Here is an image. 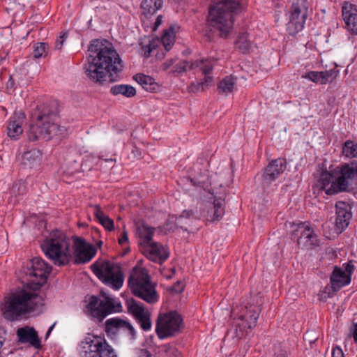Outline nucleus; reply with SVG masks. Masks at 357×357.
I'll list each match as a JSON object with an SVG mask.
<instances>
[{"instance_id":"nucleus-30","label":"nucleus","mask_w":357,"mask_h":357,"mask_svg":"<svg viewBox=\"0 0 357 357\" xmlns=\"http://www.w3.org/2000/svg\"><path fill=\"white\" fill-rule=\"evenodd\" d=\"M135 79L139 83L143 89L149 92L155 91L158 88V84L154 81L153 78L144 74H137Z\"/></svg>"},{"instance_id":"nucleus-22","label":"nucleus","mask_w":357,"mask_h":357,"mask_svg":"<svg viewBox=\"0 0 357 357\" xmlns=\"http://www.w3.org/2000/svg\"><path fill=\"white\" fill-rule=\"evenodd\" d=\"M336 220L335 225L337 229L342 231L347 228L351 218V206L344 202L339 201L335 204Z\"/></svg>"},{"instance_id":"nucleus-41","label":"nucleus","mask_w":357,"mask_h":357,"mask_svg":"<svg viewBox=\"0 0 357 357\" xmlns=\"http://www.w3.org/2000/svg\"><path fill=\"white\" fill-rule=\"evenodd\" d=\"M321 81L323 84H326L328 82H332L335 79L339 74V70L336 68H333L329 70L321 71Z\"/></svg>"},{"instance_id":"nucleus-58","label":"nucleus","mask_w":357,"mask_h":357,"mask_svg":"<svg viewBox=\"0 0 357 357\" xmlns=\"http://www.w3.org/2000/svg\"><path fill=\"white\" fill-rule=\"evenodd\" d=\"M276 357H287L285 354H281L280 355H278Z\"/></svg>"},{"instance_id":"nucleus-43","label":"nucleus","mask_w":357,"mask_h":357,"mask_svg":"<svg viewBox=\"0 0 357 357\" xmlns=\"http://www.w3.org/2000/svg\"><path fill=\"white\" fill-rule=\"evenodd\" d=\"M174 72L177 73H183L185 72L188 70L193 69L195 67L193 66V64L189 66V63L186 61H183L182 62L177 63L174 67Z\"/></svg>"},{"instance_id":"nucleus-15","label":"nucleus","mask_w":357,"mask_h":357,"mask_svg":"<svg viewBox=\"0 0 357 357\" xmlns=\"http://www.w3.org/2000/svg\"><path fill=\"white\" fill-rule=\"evenodd\" d=\"M105 332L109 336H116L124 334L127 337L133 341L136 339L137 333L132 324L127 320L114 317L106 320Z\"/></svg>"},{"instance_id":"nucleus-48","label":"nucleus","mask_w":357,"mask_h":357,"mask_svg":"<svg viewBox=\"0 0 357 357\" xmlns=\"http://www.w3.org/2000/svg\"><path fill=\"white\" fill-rule=\"evenodd\" d=\"M350 331L354 342L357 343V322L352 324V326Z\"/></svg>"},{"instance_id":"nucleus-44","label":"nucleus","mask_w":357,"mask_h":357,"mask_svg":"<svg viewBox=\"0 0 357 357\" xmlns=\"http://www.w3.org/2000/svg\"><path fill=\"white\" fill-rule=\"evenodd\" d=\"M354 265L353 264V263L351 261H349V263H347V264H343V272H345V273L350 276V278L351 277V275L354 271Z\"/></svg>"},{"instance_id":"nucleus-50","label":"nucleus","mask_w":357,"mask_h":357,"mask_svg":"<svg viewBox=\"0 0 357 357\" xmlns=\"http://www.w3.org/2000/svg\"><path fill=\"white\" fill-rule=\"evenodd\" d=\"M183 290V285L181 282H177L173 287L172 291L175 293H180Z\"/></svg>"},{"instance_id":"nucleus-61","label":"nucleus","mask_w":357,"mask_h":357,"mask_svg":"<svg viewBox=\"0 0 357 357\" xmlns=\"http://www.w3.org/2000/svg\"><path fill=\"white\" fill-rule=\"evenodd\" d=\"M158 58H163L164 57V53H162V56L161 57H160V56H157Z\"/></svg>"},{"instance_id":"nucleus-8","label":"nucleus","mask_w":357,"mask_h":357,"mask_svg":"<svg viewBox=\"0 0 357 357\" xmlns=\"http://www.w3.org/2000/svg\"><path fill=\"white\" fill-rule=\"evenodd\" d=\"M128 285L135 296L147 303L153 305L158 301L159 295L145 268L135 267L128 278Z\"/></svg>"},{"instance_id":"nucleus-54","label":"nucleus","mask_w":357,"mask_h":357,"mask_svg":"<svg viewBox=\"0 0 357 357\" xmlns=\"http://www.w3.org/2000/svg\"><path fill=\"white\" fill-rule=\"evenodd\" d=\"M78 166H79V164L78 162H77V160L76 159H74L73 160V167L71 168V172H73L75 171H77L78 169Z\"/></svg>"},{"instance_id":"nucleus-37","label":"nucleus","mask_w":357,"mask_h":357,"mask_svg":"<svg viewBox=\"0 0 357 357\" xmlns=\"http://www.w3.org/2000/svg\"><path fill=\"white\" fill-rule=\"evenodd\" d=\"M27 188L25 183L22 180H19L13 183L10 188V192L11 199L18 196L24 195L26 192Z\"/></svg>"},{"instance_id":"nucleus-35","label":"nucleus","mask_w":357,"mask_h":357,"mask_svg":"<svg viewBox=\"0 0 357 357\" xmlns=\"http://www.w3.org/2000/svg\"><path fill=\"white\" fill-rule=\"evenodd\" d=\"M160 44V41L158 40H150L147 42H141V54L144 55L145 58H148L151 56V53L154 52Z\"/></svg>"},{"instance_id":"nucleus-12","label":"nucleus","mask_w":357,"mask_h":357,"mask_svg":"<svg viewBox=\"0 0 357 357\" xmlns=\"http://www.w3.org/2000/svg\"><path fill=\"white\" fill-rule=\"evenodd\" d=\"M310 6L308 0H292L289 20L287 24V31L289 35L294 36L303 30Z\"/></svg>"},{"instance_id":"nucleus-16","label":"nucleus","mask_w":357,"mask_h":357,"mask_svg":"<svg viewBox=\"0 0 357 357\" xmlns=\"http://www.w3.org/2000/svg\"><path fill=\"white\" fill-rule=\"evenodd\" d=\"M126 304L128 312L135 317L142 329L144 331L151 330V314L144 305L133 298L127 300Z\"/></svg>"},{"instance_id":"nucleus-59","label":"nucleus","mask_w":357,"mask_h":357,"mask_svg":"<svg viewBox=\"0 0 357 357\" xmlns=\"http://www.w3.org/2000/svg\"><path fill=\"white\" fill-rule=\"evenodd\" d=\"M106 162H108V161H113V159L110 158V159H105V160Z\"/></svg>"},{"instance_id":"nucleus-56","label":"nucleus","mask_w":357,"mask_h":357,"mask_svg":"<svg viewBox=\"0 0 357 357\" xmlns=\"http://www.w3.org/2000/svg\"><path fill=\"white\" fill-rule=\"evenodd\" d=\"M192 213V211H184L182 213V215H181V217H186V218H188L190 216V214Z\"/></svg>"},{"instance_id":"nucleus-14","label":"nucleus","mask_w":357,"mask_h":357,"mask_svg":"<svg viewBox=\"0 0 357 357\" xmlns=\"http://www.w3.org/2000/svg\"><path fill=\"white\" fill-rule=\"evenodd\" d=\"M51 270V266L40 257L33 258L31 261V267L28 268L26 272L27 283L34 286L35 289H40L47 282Z\"/></svg>"},{"instance_id":"nucleus-3","label":"nucleus","mask_w":357,"mask_h":357,"mask_svg":"<svg viewBox=\"0 0 357 357\" xmlns=\"http://www.w3.org/2000/svg\"><path fill=\"white\" fill-rule=\"evenodd\" d=\"M39 289L26 282L22 288L12 291L1 305L3 317L8 321H15L35 311L43 304L42 297L38 293Z\"/></svg>"},{"instance_id":"nucleus-26","label":"nucleus","mask_w":357,"mask_h":357,"mask_svg":"<svg viewBox=\"0 0 357 357\" xmlns=\"http://www.w3.org/2000/svg\"><path fill=\"white\" fill-rule=\"evenodd\" d=\"M330 280L333 291H337L351 282V278L345 272H343L342 268L335 266L331 273Z\"/></svg>"},{"instance_id":"nucleus-4","label":"nucleus","mask_w":357,"mask_h":357,"mask_svg":"<svg viewBox=\"0 0 357 357\" xmlns=\"http://www.w3.org/2000/svg\"><path fill=\"white\" fill-rule=\"evenodd\" d=\"M218 176L213 171L206 169L202 172V189L204 197V218L206 225L220 221L225 213V189L217 182Z\"/></svg>"},{"instance_id":"nucleus-42","label":"nucleus","mask_w":357,"mask_h":357,"mask_svg":"<svg viewBox=\"0 0 357 357\" xmlns=\"http://www.w3.org/2000/svg\"><path fill=\"white\" fill-rule=\"evenodd\" d=\"M321 77H322L321 71H310L302 75V78L309 79L316 84H324Z\"/></svg>"},{"instance_id":"nucleus-19","label":"nucleus","mask_w":357,"mask_h":357,"mask_svg":"<svg viewBox=\"0 0 357 357\" xmlns=\"http://www.w3.org/2000/svg\"><path fill=\"white\" fill-rule=\"evenodd\" d=\"M73 255H75V262L76 264H84L89 262L95 255L94 248L87 244L86 241L79 237L73 241Z\"/></svg>"},{"instance_id":"nucleus-5","label":"nucleus","mask_w":357,"mask_h":357,"mask_svg":"<svg viewBox=\"0 0 357 357\" xmlns=\"http://www.w3.org/2000/svg\"><path fill=\"white\" fill-rule=\"evenodd\" d=\"M35 116L32 117L27 132L30 141L40 139L50 140L53 137L63 133L64 128L55 122L57 116L56 110L53 111L49 107L44 106Z\"/></svg>"},{"instance_id":"nucleus-27","label":"nucleus","mask_w":357,"mask_h":357,"mask_svg":"<svg viewBox=\"0 0 357 357\" xmlns=\"http://www.w3.org/2000/svg\"><path fill=\"white\" fill-rule=\"evenodd\" d=\"M155 229L150 227L145 222H138L137 225V234L141 240L140 244L142 246L151 243L152 237Z\"/></svg>"},{"instance_id":"nucleus-64","label":"nucleus","mask_w":357,"mask_h":357,"mask_svg":"<svg viewBox=\"0 0 357 357\" xmlns=\"http://www.w3.org/2000/svg\"><path fill=\"white\" fill-rule=\"evenodd\" d=\"M356 357H357V356H356Z\"/></svg>"},{"instance_id":"nucleus-33","label":"nucleus","mask_w":357,"mask_h":357,"mask_svg":"<svg viewBox=\"0 0 357 357\" xmlns=\"http://www.w3.org/2000/svg\"><path fill=\"white\" fill-rule=\"evenodd\" d=\"M110 93L114 96L119 94L127 98H132L136 95L135 89L128 84H116L111 87Z\"/></svg>"},{"instance_id":"nucleus-24","label":"nucleus","mask_w":357,"mask_h":357,"mask_svg":"<svg viewBox=\"0 0 357 357\" xmlns=\"http://www.w3.org/2000/svg\"><path fill=\"white\" fill-rule=\"evenodd\" d=\"M18 341L22 344L29 343L36 349L41 347L40 340L33 328L26 326L17 331Z\"/></svg>"},{"instance_id":"nucleus-47","label":"nucleus","mask_w":357,"mask_h":357,"mask_svg":"<svg viewBox=\"0 0 357 357\" xmlns=\"http://www.w3.org/2000/svg\"><path fill=\"white\" fill-rule=\"evenodd\" d=\"M332 357H344V354L342 349L339 347H335L333 349Z\"/></svg>"},{"instance_id":"nucleus-13","label":"nucleus","mask_w":357,"mask_h":357,"mask_svg":"<svg viewBox=\"0 0 357 357\" xmlns=\"http://www.w3.org/2000/svg\"><path fill=\"white\" fill-rule=\"evenodd\" d=\"M181 317L176 312L160 314L155 326V332L160 339L174 335L181 326Z\"/></svg>"},{"instance_id":"nucleus-2","label":"nucleus","mask_w":357,"mask_h":357,"mask_svg":"<svg viewBox=\"0 0 357 357\" xmlns=\"http://www.w3.org/2000/svg\"><path fill=\"white\" fill-rule=\"evenodd\" d=\"M319 182L328 195L353 192L357 188V161L342 162L322 171Z\"/></svg>"},{"instance_id":"nucleus-63","label":"nucleus","mask_w":357,"mask_h":357,"mask_svg":"<svg viewBox=\"0 0 357 357\" xmlns=\"http://www.w3.org/2000/svg\"><path fill=\"white\" fill-rule=\"evenodd\" d=\"M216 150V147L215 146L213 149H212V151L215 152Z\"/></svg>"},{"instance_id":"nucleus-17","label":"nucleus","mask_w":357,"mask_h":357,"mask_svg":"<svg viewBox=\"0 0 357 357\" xmlns=\"http://www.w3.org/2000/svg\"><path fill=\"white\" fill-rule=\"evenodd\" d=\"M259 316V311L255 307H245V312L239 317V322L237 324L235 331L236 337L242 338L245 331L246 335L248 330H251L257 325V319Z\"/></svg>"},{"instance_id":"nucleus-40","label":"nucleus","mask_w":357,"mask_h":357,"mask_svg":"<svg viewBox=\"0 0 357 357\" xmlns=\"http://www.w3.org/2000/svg\"><path fill=\"white\" fill-rule=\"evenodd\" d=\"M47 44L45 43H38L35 45L33 56L36 59L45 57L47 55Z\"/></svg>"},{"instance_id":"nucleus-53","label":"nucleus","mask_w":357,"mask_h":357,"mask_svg":"<svg viewBox=\"0 0 357 357\" xmlns=\"http://www.w3.org/2000/svg\"><path fill=\"white\" fill-rule=\"evenodd\" d=\"M14 85H15L14 81L12 79V77H10V79H9L8 82H7V89L13 91L14 88H15Z\"/></svg>"},{"instance_id":"nucleus-45","label":"nucleus","mask_w":357,"mask_h":357,"mask_svg":"<svg viewBox=\"0 0 357 357\" xmlns=\"http://www.w3.org/2000/svg\"><path fill=\"white\" fill-rule=\"evenodd\" d=\"M68 38V33H63V35H61L59 38H58L55 42V48L56 50H61L62 48V46L63 45V43L65 42L66 39Z\"/></svg>"},{"instance_id":"nucleus-10","label":"nucleus","mask_w":357,"mask_h":357,"mask_svg":"<svg viewBox=\"0 0 357 357\" xmlns=\"http://www.w3.org/2000/svg\"><path fill=\"white\" fill-rule=\"evenodd\" d=\"M102 299L96 296H91L89 298L86 306V312L92 318L99 321L103 320L108 314L121 311V305L115 298L101 291Z\"/></svg>"},{"instance_id":"nucleus-31","label":"nucleus","mask_w":357,"mask_h":357,"mask_svg":"<svg viewBox=\"0 0 357 357\" xmlns=\"http://www.w3.org/2000/svg\"><path fill=\"white\" fill-rule=\"evenodd\" d=\"M162 0H143L141 7L145 15H152L162 6Z\"/></svg>"},{"instance_id":"nucleus-34","label":"nucleus","mask_w":357,"mask_h":357,"mask_svg":"<svg viewBox=\"0 0 357 357\" xmlns=\"http://www.w3.org/2000/svg\"><path fill=\"white\" fill-rule=\"evenodd\" d=\"M236 84V79L234 77L227 76L219 82L218 89L220 93L227 95L233 91Z\"/></svg>"},{"instance_id":"nucleus-51","label":"nucleus","mask_w":357,"mask_h":357,"mask_svg":"<svg viewBox=\"0 0 357 357\" xmlns=\"http://www.w3.org/2000/svg\"><path fill=\"white\" fill-rule=\"evenodd\" d=\"M138 357H152V354L146 349H142L139 353Z\"/></svg>"},{"instance_id":"nucleus-62","label":"nucleus","mask_w":357,"mask_h":357,"mask_svg":"<svg viewBox=\"0 0 357 357\" xmlns=\"http://www.w3.org/2000/svg\"><path fill=\"white\" fill-rule=\"evenodd\" d=\"M102 244V242L100 241L98 245L100 247Z\"/></svg>"},{"instance_id":"nucleus-36","label":"nucleus","mask_w":357,"mask_h":357,"mask_svg":"<svg viewBox=\"0 0 357 357\" xmlns=\"http://www.w3.org/2000/svg\"><path fill=\"white\" fill-rule=\"evenodd\" d=\"M236 47L243 53L248 52L250 49L251 44L246 33L239 34L237 40L236 41Z\"/></svg>"},{"instance_id":"nucleus-60","label":"nucleus","mask_w":357,"mask_h":357,"mask_svg":"<svg viewBox=\"0 0 357 357\" xmlns=\"http://www.w3.org/2000/svg\"><path fill=\"white\" fill-rule=\"evenodd\" d=\"M206 160V162H207V165L209 166V164H210L209 160L207 158Z\"/></svg>"},{"instance_id":"nucleus-52","label":"nucleus","mask_w":357,"mask_h":357,"mask_svg":"<svg viewBox=\"0 0 357 357\" xmlns=\"http://www.w3.org/2000/svg\"><path fill=\"white\" fill-rule=\"evenodd\" d=\"M162 16L161 15H158L155 21L153 29L156 30L158 27L162 24Z\"/></svg>"},{"instance_id":"nucleus-23","label":"nucleus","mask_w":357,"mask_h":357,"mask_svg":"<svg viewBox=\"0 0 357 357\" xmlns=\"http://www.w3.org/2000/svg\"><path fill=\"white\" fill-rule=\"evenodd\" d=\"M298 229L296 231L300 232V237L298 239V243L304 241V243L311 246H318L319 240L317 235L314 234V230L310 227L307 222H301L297 225Z\"/></svg>"},{"instance_id":"nucleus-49","label":"nucleus","mask_w":357,"mask_h":357,"mask_svg":"<svg viewBox=\"0 0 357 357\" xmlns=\"http://www.w3.org/2000/svg\"><path fill=\"white\" fill-rule=\"evenodd\" d=\"M128 241V233H127V231H124L121 234V237L119 238V243L121 245H123L124 243H126Z\"/></svg>"},{"instance_id":"nucleus-25","label":"nucleus","mask_w":357,"mask_h":357,"mask_svg":"<svg viewBox=\"0 0 357 357\" xmlns=\"http://www.w3.org/2000/svg\"><path fill=\"white\" fill-rule=\"evenodd\" d=\"M25 119L23 113H15V114L10 118L7 126L8 136L13 139H17L22 134L23 129L22 125Z\"/></svg>"},{"instance_id":"nucleus-21","label":"nucleus","mask_w":357,"mask_h":357,"mask_svg":"<svg viewBox=\"0 0 357 357\" xmlns=\"http://www.w3.org/2000/svg\"><path fill=\"white\" fill-rule=\"evenodd\" d=\"M143 252L151 261L162 264L169 257V251L161 244L152 241L143 246Z\"/></svg>"},{"instance_id":"nucleus-39","label":"nucleus","mask_w":357,"mask_h":357,"mask_svg":"<svg viewBox=\"0 0 357 357\" xmlns=\"http://www.w3.org/2000/svg\"><path fill=\"white\" fill-rule=\"evenodd\" d=\"M342 153L346 158H357V144L351 140L346 141L342 147Z\"/></svg>"},{"instance_id":"nucleus-38","label":"nucleus","mask_w":357,"mask_h":357,"mask_svg":"<svg viewBox=\"0 0 357 357\" xmlns=\"http://www.w3.org/2000/svg\"><path fill=\"white\" fill-rule=\"evenodd\" d=\"M213 68L211 64L204 63L202 61V74L204 75V77L202 79V86L205 84L208 86L213 84Z\"/></svg>"},{"instance_id":"nucleus-29","label":"nucleus","mask_w":357,"mask_h":357,"mask_svg":"<svg viewBox=\"0 0 357 357\" xmlns=\"http://www.w3.org/2000/svg\"><path fill=\"white\" fill-rule=\"evenodd\" d=\"M41 158V153L38 149H33L25 152L22 155V163L29 168L38 165Z\"/></svg>"},{"instance_id":"nucleus-11","label":"nucleus","mask_w":357,"mask_h":357,"mask_svg":"<svg viewBox=\"0 0 357 357\" xmlns=\"http://www.w3.org/2000/svg\"><path fill=\"white\" fill-rule=\"evenodd\" d=\"M82 357H118L104 337L88 334L81 342Z\"/></svg>"},{"instance_id":"nucleus-32","label":"nucleus","mask_w":357,"mask_h":357,"mask_svg":"<svg viewBox=\"0 0 357 357\" xmlns=\"http://www.w3.org/2000/svg\"><path fill=\"white\" fill-rule=\"evenodd\" d=\"M93 214L98 222L108 231L114 229V221L106 215L98 205L94 206Z\"/></svg>"},{"instance_id":"nucleus-7","label":"nucleus","mask_w":357,"mask_h":357,"mask_svg":"<svg viewBox=\"0 0 357 357\" xmlns=\"http://www.w3.org/2000/svg\"><path fill=\"white\" fill-rule=\"evenodd\" d=\"M241 0H223L213 5L208 20L222 38H227L233 29L234 15L240 10Z\"/></svg>"},{"instance_id":"nucleus-28","label":"nucleus","mask_w":357,"mask_h":357,"mask_svg":"<svg viewBox=\"0 0 357 357\" xmlns=\"http://www.w3.org/2000/svg\"><path fill=\"white\" fill-rule=\"evenodd\" d=\"M179 28L178 24H173L164 31L161 41L166 51L171 50L174 45L176 33L179 30Z\"/></svg>"},{"instance_id":"nucleus-18","label":"nucleus","mask_w":357,"mask_h":357,"mask_svg":"<svg viewBox=\"0 0 357 357\" xmlns=\"http://www.w3.org/2000/svg\"><path fill=\"white\" fill-rule=\"evenodd\" d=\"M287 167V161L284 158H277L271 160L264 169L262 175V185L264 188L269 186Z\"/></svg>"},{"instance_id":"nucleus-20","label":"nucleus","mask_w":357,"mask_h":357,"mask_svg":"<svg viewBox=\"0 0 357 357\" xmlns=\"http://www.w3.org/2000/svg\"><path fill=\"white\" fill-rule=\"evenodd\" d=\"M342 17L345 29L351 34H357V5L344 1L342 5Z\"/></svg>"},{"instance_id":"nucleus-57","label":"nucleus","mask_w":357,"mask_h":357,"mask_svg":"<svg viewBox=\"0 0 357 357\" xmlns=\"http://www.w3.org/2000/svg\"><path fill=\"white\" fill-rule=\"evenodd\" d=\"M56 323L53 324L48 329L47 332V334H46V336H49L50 333L52 332V331L53 330L54 326H55Z\"/></svg>"},{"instance_id":"nucleus-55","label":"nucleus","mask_w":357,"mask_h":357,"mask_svg":"<svg viewBox=\"0 0 357 357\" xmlns=\"http://www.w3.org/2000/svg\"><path fill=\"white\" fill-rule=\"evenodd\" d=\"M132 153H134L135 156L139 158L141 157V151L139 149H138L137 148H135L133 151H132Z\"/></svg>"},{"instance_id":"nucleus-1","label":"nucleus","mask_w":357,"mask_h":357,"mask_svg":"<svg viewBox=\"0 0 357 357\" xmlns=\"http://www.w3.org/2000/svg\"><path fill=\"white\" fill-rule=\"evenodd\" d=\"M88 52L89 54L84 68L90 80L102 85L106 82H114L119 79L123 66L113 47L106 46L99 40H94L91 42Z\"/></svg>"},{"instance_id":"nucleus-6","label":"nucleus","mask_w":357,"mask_h":357,"mask_svg":"<svg viewBox=\"0 0 357 357\" xmlns=\"http://www.w3.org/2000/svg\"><path fill=\"white\" fill-rule=\"evenodd\" d=\"M71 240L61 230H54L41 243L45 255L56 266L68 264L72 259Z\"/></svg>"},{"instance_id":"nucleus-46","label":"nucleus","mask_w":357,"mask_h":357,"mask_svg":"<svg viewBox=\"0 0 357 357\" xmlns=\"http://www.w3.org/2000/svg\"><path fill=\"white\" fill-rule=\"evenodd\" d=\"M176 60V59H172L165 61L160 66V69L162 70H168L174 63Z\"/></svg>"},{"instance_id":"nucleus-9","label":"nucleus","mask_w":357,"mask_h":357,"mask_svg":"<svg viewBox=\"0 0 357 357\" xmlns=\"http://www.w3.org/2000/svg\"><path fill=\"white\" fill-rule=\"evenodd\" d=\"M91 268L100 281L113 289L119 290L123 286L124 275L119 264L98 259Z\"/></svg>"}]
</instances>
